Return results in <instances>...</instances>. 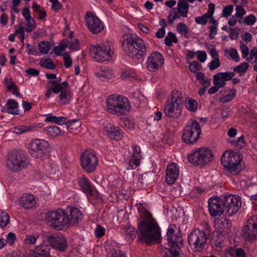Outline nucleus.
Instances as JSON below:
<instances>
[{
	"label": "nucleus",
	"mask_w": 257,
	"mask_h": 257,
	"mask_svg": "<svg viewBox=\"0 0 257 257\" xmlns=\"http://www.w3.org/2000/svg\"><path fill=\"white\" fill-rule=\"evenodd\" d=\"M28 158L23 151L9 153L7 157L6 165L12 172H18L27 167L29 164Z\"/></svg>",
	"instance_id": "obj_5"
},
{
	"label": "nucleus",
	"mask_w": 257,
	"mask_h": 257,
	"mask_svg": "<svg viewBox=\"0 0 257 257\" xmlns=\"http://www.w3.org/2000/svg\"><path fill=\"white\" fill-rule=\"evenodd\" d=\"M189 4L185 0H178L177 8L175 9L181 13V15L183 17H186L189 11Z\"/></svg>",
	"instance_id": "obj_30"
},
{
	"label": "nucleus",
	"mask_w": 257,
	"mask_h": 257,
	"mask_svg": "<svg viewBox=\"0 0 257 257\" xmlns=\"http://www.w3.org/2000/svg\"><path fill=\"white\" fill-rule=\"evenodd\" d=\"M107 257H127L125 254L120 250H113L107 254Z\"/></svg>",
	"instance_id": "obj_60"
},
{
	"label": "nucleus",
	"mask_w": 257,
	"mask_h": 257,
	"mask_svg": "<svg viewBox=\"0 0 257 257\" xmlns=\"http://www.w3.org/2000/svg\"><path fill=\"white\" fill-rule=\"evenodd\" d=\"M233 9L232 5H229L224 8L222 15L224 17H227L231 15Z\"/></svg>",
	"instance_id": "obj_63"
},
{
	"label": "nucleus",
	"mask_w": 257,
	"mask_h": 257,
	"mask_svg": "<svg viewBox=\"0 0 257 257\" xmlns=\"http://www.w3.org/2000/svg\"><path fill=\"white\" fill-rule=\"evenodd\" d=\"M46 239L53 248L59 251L64 252L68 247L66 239L62 234L48 235Z\"/></svg>",
	"instance_id": "obj_16"
},
{
	"label": "nucleus",
	"mask_w": 257,
	"mask_h": 257,
	"mask_svg": "<svg viewBox=\"0 0 257 257\" xmlns=\"http://www.w3.org/2000/svg\"><path fill=\"white\" fill-rule=\"evenodd\" d=\"M231 223L226 218L217 219L215 221V227L219 234L225 235L230 231Z\"/></svg>",
	"instance_id": "obj_23"
},
{
	"label": "nucleus",
	"mask_w": 257,
	"mask_h": 257,
	"mask_svg": "<svg viewBox=\"0 0 257 257\" xmlns=\"http://www.w3.org/2000/svg\"><path fill=\"white\" fill-rule=\"evenodd\" d=\"M7 106L8 109L6 110V112L13 114H18L16 108L18 107V104L15 100L9 99L7 103Z\"/></svg>",
	"instance_id": "obj_33"
},
{
	"label": "nucleus",
	"mask_w": 257,
	"mask_h": 257,
	"mask_svg": "<svg viewBox=\"0 0 257 257\" xmlns=\"http://www.w3.org/2000/svg\"><path fill=\"white\" fill-rule=\"evenodd\" d=\"M124 43L127 46L125 52L130 57L139 59L145 55L147 48L142 39L129 34L126 36Z\"/></svg>",
	"instance_id": "obj_4"
},
{
	"label": "nucleus",
	"mask_w": 257,
	"mask_h": 257,
	"mask_svg": "<svg viewBox=\"0 0 257 257\" xmlns=\"http://www.w3.org/2000/svg\"><path fill=\"white\" fill-rule=\"evenodd\" d=\"M236 13L235 14V17L237 18H242L243 16L245 14V11L241 7H236L235 8Z\"/></svg>",
	"instance_id": "obj_62"
},
{
	"label": "nucleus",
	"mask_w": 257,
	"mask_h": 257,
	"mask_svg": "<svg viewBox=\"0 0 257 257\" xmlns=\"http://www.w3.org/2000/svg\"><path fill=\"white\" fill-rule=\"evenodd\" d=\"M105 229L100 225H98L95 230V235L97 237H101L104 234Z\"/></svg>",
	"instance_id": "obj_64"
},
{
	"label": "nucleus",
	"mask_w": 257,
	"mask_h": 257,
	"mask_svg": "<svg viewBox=\"0 0 257 257\" xmlns=\"http://www.w3.org/2000/svg\"><path fill=\"white\" fill-rule=\"evenodd\" d=\"M164 63L163 55L157 51L153 52L148 57L146 67L151 72H155L160 69Z\"/></svg>",
	"instance_id": "obj_15"
},
{
	"label": "nucleus",
	"mask_w": 257,
	"mask_h": 257,
	"mask_svg": "<svg viewBox=\"0 0 257 257\" xmlns=\"http://www.w3.org/2000/svg\"><path fill=\"white\" fill-rule=\"evenodd\" d=\"M217 75L220 76V77L223 79L225 82L227 80H230L234 76L235 73L234 72H220L217 73Z\"/></svg>",
	"instance_id": "obj_50"
},
{
	"label": "nucleus",
	"mask_w": 257,
	"mask_h": 257,
	"mask_svg": "<svg viewBox=\"0 0 257 257\" xmlns=\"http://www.w3.org/2000/svg\"><path fill=\"white\" fill-rule=\"evenodd\" d=\"M62 85V83H61V78L59 77L56 79L49 80L48 82L47 87H57V89L59 90V89H61Z\"/></svg>",
	"instance_id": "obj_42"
},
{
	"label": "nucleus",
	"mask_w": 257,
	"mask_h": 257,
	"mask_svg": "<svg viewBox=\"0 0 257 257\" xmlns=\"http://www.w3.org/2000/svg\"><path fill=\"white\" fill-rule=\"evenodd\" d=\"M214 159L212 152L206 148H200L190 152L188 161L195 166H204L212 162Z\"/></svg>",
	"instance_id": "obj_8"
},
{
	"label": "nucleus",
	"mask_w": 257,
	"mask_h": 257,
	"mask_svg": "<svg viewBox=\"0 0 257 257\" xmlns=\"http://www.w3.org/2000/svg\"><path fill=\"white\" fill-rule=\"evenodd\" d=\"M30 257H52L50 254L49 248L44 244L35 247L34 250L30 251Z\"/></svg>",
	"instance_id": "obj_24"
},
{
	"label": "nucleus",
	"mask_w": 257,
	"mask_h": 257,
	"mask_svg": "<svg viewBox=\"0 0 257 257\" xmlns=\"http://www.w3.org/2000/svg\"><path fill=\"white\" fill-rule=\"evenodd\" d=\"M201 134V130L199 122L191 120L185 126L182 136V141L188 144L196 143Z\"/></svg>",
	"instance_id": "obj_10"
},
{
	"label": "nucleus",
	"mask_w": 257,
	"mask_h": 257,
	"mask_svg": "<svg viewBox=\"0 0 257 257\" xmlns=\"http://www.w3.org/2000/svg\"><path fill=\"white\" fill-rule=\"evenodd\" d=\"M177 32L183 35L186 39H189L190 37V34L189 32V28L187 25L183 23H179L177 26Z\"/></svg>",
	"instance_id": "obj_32"
},
{
	"label": "nucleus",
	"mask_w": 257,
	"mask_h": 257,
	"mask_svg": "<svg viewBox=\"0 0 257 257\" xmlns=\"http://www.w3.org/2000/svg\"><path fill=\"white\" fill-rule=\"evenodd\" d=\"M229 143L232 146H234L238 149L242 148L245 146V142L243 136L239 137L237 141H230Z\"/></svg>",
	"instance_id": "obj_47"
},
{
	"label": "nucleus",
	"mask_w": 257,
	"mask_h": 257,
	"mask_svg": "<svg viewBox=\"0 0 257 257\" xmlns=\"http://www.w3.org/2000/svg\"><path fill=\"white\" fill-rule=\"evenodd\" d=\"M64 66L66 68H69L72 65V59L68 53H65L63 54Z\"/></svg>",
	"instance_id": "obj_56"
},
{
	"label": "nucleus",
	"mask_w": 257,
	"mask_h": 257,
	"mask_svg": "<svg viewBox=\"0 0 257 257\" xmlns=\"http://www.w3.org/2000/svg\"><path fill=\"white\" fill-rule=\"evenodd\" d=\"M179 175V166L174 163L169 164L166 170V183L169 185L173 184Z\"/></svg>",
	"instance_id": "obj_20"
},
{
	"label": "nucleus",
	"mask_w": 257,
	"mask_h": 257,
	"mask_svg": "<svg viewBox=\"0 0 257 257\" xmlns=\"http://www.w3.org/2000/svg\"><path fill=\"white\" fill-rule=\"evenodd\" d=\"M119 124L122 127L128 130H132L135 128L134 121L127 118H121L119 120Z\"/></svg>",
	"instance_id": "obj_35"
},
{
	"label": "nucleus",
	"mask_w": 257,
	"mask_h": 257,
	"mask_svg": "<svg viewBox=\"0 0 257 257\" xmlns=\"http://www.w3.org/2000/svg\"><path fill=\"white\" fill-rule=\"evenodd\" d=\"M235 90H232L231 93H229L225 95H223L219 98V100L223 103H226L232 100L235 96Z\"/></svg>",
	"instance_id": "obj_45"
},
{
	"label": "nucleus",
	"mask_w": 257,
	"mask_h": 257,
	"mask_svg": "<svg viewBox=\"0 0 257 257\" xmlns=\"http://www.w3.org/2000/svg\"><path fill=\"white\" fill-rule=\"evenodd\" d=\"M48 143L44 140L36 139L29 144V152L35 158L43 160L47 156L46 150Z\"/></svg>",
	"instance_id": "obj_13"
},
{
	"label": "nucleus",
	"mask_w": 257,
	"mask_h": 257,
	"mask_svg": "<svg viewBox=\"0 0 257 257\" xmlns=\"http://www.w3.org/2000/svg\"><path fill=\"white\" fill-rule=\"evenodd\" d=\"M218 22L215 20H212V25L209 27L210 30V33L209 37L211 39H213L214 38V36L217 34V26Z\"/></svg>",
	"instance_id": "obj_48"
},
{
	"label": "nucleus",
	"mask_w": 257,
	"mask_h": 257,
	"mask_svg": "<svg viewBox=\"0 0 257 257\" xmlns=\"http://www.w3.org/2000/svg\"><path fill=\"white\" fill-rule=\"evenodd\" d=\"M10 222V217L8 213L3 212L0 214V226L2 228L6 227Z\"/></svg>",
	"instance_id": "obj_44"
},
{
	"label": "nucleus",
	"mask_w": 257,
	"mask_h": 257,
	"mask_svg": "<svg viewBox=\"0 0 257 257\" xmlns=\"http://www.w3.org/2000/svg\"><path fill=\"white\" fill-rule=\"evenodd\" d=\"M46 219L48 225L57 230L68 227V213L65 210L58 208L48 211Z\"/></svg>",
	"instance_id": "obj_7"
},
{
	"label": "nucleus",
	"mask_w": 257,
	"mask_h": 257,
	"mask_svg": "<svg viewBox=\"0 0 257 257\" xmlns=\"http://www.w3.org/2000/svg\"><path fill=\"white\" fill-rule=\"evenodd\" d=\"M175 230L172 228L168 229L166 237L168 244L170 248L176 249L177 247H180L182 245V239L180 236L174 234Z\"/></svg>",
	"instance_id": "obj_21"
},
{
	"label": "nucleus",
	"mask_w": 257,
	"mask_h": 257,
	"mask_svg": "<svg viewBox=\"0 0 257 257\" xmlns=\"http://www.w3.org/2000/svg\"><path fill=\"white\" fill-rule=\"evenodd\" d=\"M33 128H34V126H33L20 125V126H15L14 127V132L17 134H21L22 133L32 131Z\"/></svg>",
	"instance_id": "obj_41"
},
{
	"label": "nucleus",
	"mask_w": 257,
	"mask_h": 257,
	"mask_svg": "<svg viewBox=\"0 0 257 257\" xmlns=\"http://www.w3.org/2000/svg\"><path fill=\"white\" fill-rule=\"evenodd\" d=\"M173 42L177 43L178 42L177 38L173 33L169 32L165 39V43L167 46H171Z\"/></svg>",
	"instance_id": "obj_37"
},
{
	"label": "nucleus",
	"mask_w": 257,
	"mask_h": 257,
	"mask_svg": "<svg viewBox=\"0 0 257 257\" xmlns=\"http://www.w3.org/2000/svg\"><path fill=\"white\" fill-rule=\"evenodd\" d=\"M107 108L108 112L117 116L125 115L131 109L128 99L117 94L110 95L107 99Z\"/></svg>",
	"instance_id": "obj_2"
},
{
	"label": "nucleus",
	"mask_w": 257,
	"mask_h": 257,
	"mask_svg": "<svg viewBox=\"0 0 257 257\" xmlns=\"http://www.w3.org/2000/svg\"><path fill=\"white\" fill-rule=\"evenodd\" d=\"M180 251V247H177L176 249L170 248L168 249L164 257H181Z\"/></svg>",
	"instance_id": "obj_38"
},
{
	"label": "nucleus",
	"mask_w": 257,
	"mask_h": 257,
	"mask_svg": "<svg viewBox=\"0 0 257 257\" xmlns=\"http://www.w3.org/2000/svg\"><path fill=\"white\" fill-rule=\"evenodd\" d=\"M85 21L88 29L92 33L97 34L103 30L104 27L100 19L91 12L86 13Z\"/></svg>",
	"instance_id": "obj_19"
},
{
	"label": "nucleus",
	"mask_w": 257,
	"mask_h": 257,
	"mask_svg": "<svg viewBox=\"0 0 257 257\" xmlns=\"http://www.w3.org/2000/svg\"><path fill=\"white\" fill-rule=\"evenodd\" d=\"M38 238V236L37 235H27L24 240L25 244L27 245H33L36 243Z\"/></svg>",
	"instance_id": "obj_49"
},
{
	"label": "nucleus",
	"mask_w": 257,
	"mask_h": 257,
	"mask_svg": "<svg viewBox=\"0 0 257 257\" xmlns=\"http://www.w3.org/2000/svg\"><path fill=\"white\" fill-rule=\"evenodd\" d=\"M36 27V24L35 20L28 22L25 27V31L27 32H32Z\"/></svg>",
	"instance_id": "obj_58"
},
{
	"label": "nucleus",
	"mask_w": 257,
	"mask_h": 257,
	"mask_svg": "<svg viewBox=\"0 0 257 257\" xmlns=\"http://www.w3.org/2000/svg\"><path fill=\"white\" fill-rule=\"evenodd\" d=\"M243 21L245 24L248 25H252L256 21V18L253 15L250 14L246 17Z\"/></svg>",
	"instance_id": "obj_57"
},
{
	"label": "nucleus",
	"mask_w": 257,
	"mask_h": 257,
	"mask_svg": "<svg viewBox=\"0 0 257 257\" xmlns=\"http://www.w3.org/2000/svg\"><path fill=\"white\" fill-rule=\"evenodd\" d=\"M140 216L146 220L141 222L138 225L139 239L149 245L155 242L159 243L161 238L160 228L152 215L148 211L143 210L141 212Z\"/></svg>",
	"instance_id": "obj_1"
},
{
	"label": "nucleus",
	"mask_w": 257,
	"mask_h": 257,
	"mask_svg": "<svg viewBox=\"0 0 257 257\" xmlns=\"http://www.w3.org/2000/svg\"><path fill=\"white\" fill-rule=\"evenodd\" d=\"M112 48V43L108 41L103 42L98 46H93L90 49L92 58L100 62L111 60L113 55Z\"/></svg>",
	"instance_id": "obj_9"
},
{
	"label": "nucleus",
	"mask_w": 257,
	"mask_h": 257,
	"mask_svg": "<svg viewBox=\"0 0 257 257\" xmlns=\"http://www.w3.org/2000/svg\"><path fill=\"white\" fill-rule=\"evenodd\" d=\"M210 232V227L207 223H205V228L203 230L199 229L193 230L188 237L191 248L194 251H202L205 248Z\"/></svg>",
	"instance_id": "obj_3"
},
{
	"label": "nucleus",
	"mask_w": 257,
	"mask_h": 257,
	"mask_svg": "<svg viewBox=\"0 0 257 257\" xmlns=\"http://www.w3.org/2000/svg\"><path fill=\"white\" fill-rule=\"evenodd\" d=\"M41 66L49 69H54L56 68L55 64L51 59H42L40 61Z\"/></svg>",
	"instance_id": "obj_40"
},
{
	"label": "nucleus",
	"mask_w": 257,
	"mask_h": 257,
	"mask_svg": "<svg viewBox=\"0 0 257 257\" xmlns=\"http://www.w3.org/2000/svg\"><path fill=\"white\" fill-rule=\"evenodd\" d=\"M185 105L188 110L195 112L197 110L198 103L195 100L188 98L185 100Z\"/></svg>",
	"instance_id": "obj_34"
},
{
	"label": "nucleus",
	"mask_w": 257,
	"mask_h": 257,
	"mask_svg": "<svg viewBox=\"0 0 257 257\" xmlns=\"http://www.w3.org/2000/svg\"><path fill=\"white\" fill-rule=\"evenodd\" d=\"M220 65V63L218 58L214 59L209 64V68L210 70H213L219 67Z\"/></svg>",
	"instance_id": "obj_59"
},
{
	"label": "nucleus",
	"mask_w": 257,
	"mask_h": 257,
	"mask_svg": "<svg viewBox=\"0 0 257 257\" xmlns=\"http://www.w3.org/2000/svg\"><path fill=\"white\" fill-rule=\"evenodd\" d=\"M213 84L220 88L224 87L226 83L223 79L221 78L220 76L216 74L213 76Z\"/></svg>",
	"instance_id": "obj_51"
},
{
	"label": "nucleus",
	"mask_w": 257,
	"mask_h": 257,
	"mask_svg": "<svg viewBox=\"0 0 257 257\" xmlns=\"http://www.w3.org/2000/svg\"><path fill=\"white\" fill-rule=\"evenodd\" d=\"M104 131L106 132L107 136L111 140L118 141L122 137L119 128L112 124H108L105 125Z\"/></svg>",
	"instance_id": "obj_25"
},
{
	"label": "nucleus",
	"mask_w": 257,
	"mask_h": 257,
	"mask_svg": "<svg viewBox=\"0 0 257 257\" xmlns=\"http://www.w3.org/2000/svg\"><path fill=\"white\" fill-rule=\"evenodd\" d=\"M249 67V64L247 62H243L239 65L233 68V70L234 72H236L239 74L240 76L244 74Z\"/></svg>",
	"instance_id": "obj_36"
},
{
	"label": "nucleus",
	"mask_w": 257,
	"mask_h": 257,
	"mask_svg": "<svg viewBox=\"0 0 257 257\" xmlns=\"http://www.w3.org/2000/svg\"><path fill=\"white\" fill-rule=\"evenodd\" d=\"M38 46L40 53L43 54H47L50 49V44L48 41H42Z\"/></svg>",
	"instance_id": "obj_46"
},
{
	"label": "nucleus",
	"mask_w": 257,
	"mask_h": 257,
	"mask_svg": "<svg viewBox=\"0 0 257 257\" xmlns=\"http://www.w3.org/2000/svg\"><path fill=\"white\" fill-rule=\"evenodd\" d=\"M81 166L87 173L93 172L98 165V159L95 152L88 150L83 152L80 157Z\"/></svg>",
	"instance_id": "obj_12"
},
{
	"label": "nucleus",
	"mask_w": 257,
	"mask_h": 257,
	"mask_svg": "<svg viewBox=\"0 0 257 257\" xmlns=\"http://www.w3.org/2000/svg\"><path fill=\"white\" fill-rule=\"evenodd\" d=\"M141 158L140 148L137 146H133V154L129 161V165L132 169L139 166Z\"/></svg>",
	"instance_id": "obj_27"
},
{
	"label": "nucleus",
	"mask_w": 257,
	"mask_h": 257,
	"mask_svg": "<svg viewBox=\"0 0 257 257\" xmlns=\"http://www.w3.org/2000/svg\"><path fill=\"white\" fill-rule=\"evenodd\" d=\"M79 184L82 191L87 197H91L92 195V188L91 184L85 177H83L80 178Z\"/></svg>",
	"instance_id": "obj_29"
},
{
	"label": "nucleus",
	"mask_w": 257,
	"mask_h": 257,
	"mask_svg": "<svg viewBox=\"0 0 257 257\" xmlns=\"http://www.w3.org/2000/svg\"><path fill=\"white\" fill-rule=\"evenodd\" d=\"M189 67L192 72L195 73L202 68V65L197 61H194L190 63Z\"/></svg>",
	"instance_id": "obj_53"
},
{
	"label": "nucleus",
	"mask_w": 257,
	"mask_h": 257,
	"mask_svg": "<svg viewBox=\"0 0 257 257\" xmlns=\"http://www.w3.org/2000/svg\"><path fill=\"white\" fill-rule=\"evenodd\" d=\"M3 82L5 84V87L8 89V91L11 90L13 88H16V85L13 84L12 78H5Z\"/></svg>",
	"instance_id": "obj_52"
},
{
	"label": "nucleus",
	"mask_w": 257,
	"mask_h": 257,
	"mask_svg": "<svg viewBox=\"0 0 257 257\" xmlns=\"http://www.w3.org/2000/svg\"><path fill=\"white\" fill-rule=\"evenodd\" d=\"M196 54L197 55V59L200 62H204L207 58L206 52L204 51H198Z\"/></svg>",
	"instance_id": "obj_61"
},
{
	"label": "nucleus",
	"mask_w": 257,
	"mask_h": 257,
	"mask_svg": "<svg viewBox=\"0 0 257 257\" xmlns=\"http://www.w3.org/2000/svg\"><path fill=\"white\" fill-rule=\"evenodd\" d=\"M224 209L229 216L235 214L241 206L240 198L231 195L224 196Z\"/></svg>",
	"instance_id": "obj_17"
},
{
	"label": "nucleus",
	"mask_w": 257,
	"mask_h": 257,
	"mask_svg": "<svg viewBox=\"0 0 257 257\" xmlns=\"http://www.w3.org/2000/svg\"><path fill=\"white\" fill-rule=\"evenodd\" d=\"M183 106V99L181 93L174 90L172 91L170 98L164 106L165 113L170 118H177L181 115Z\"/></svg>",
	"instance_id": "obj_6"
},
{
	"label": "nucleus",
	"mask_w": 257,
	"mask_h": 257,
	"mask_svg": "<svg viewBox=\"0 0 257 257\" xmlns=\"http://www.w3.org/2000/svg\"><path fill=\"white\" fill-rule=\"evenodd\" d=\"M215 5L212 3H209L208 5V9L206 13L204 14L203 16L207 19H210L209 22L212 23V20H214L213 18V15L214 12Z\"/></svg>",
	"instance_id": "obj_39"
},
{
	"label": "nucleus",
	"mask_w": 257,
	"mask_h": 257,
	"mask_svg": "<svg viewBox=\"0 0 257 257\" xmlns=\"http://www.w3.org/2000/svg\"><path fill=\"white\" fill-rule=\"evenodd\" d=\"M36 200L34 197L30 194H24L19 199L20 204L25 209L33 208L36 204Z\"/></svg>",
	"instance_id": "obj_26"
},
{
	"label": "nucleus",
	"mask_w": 257,
	"mask_h": 257,
	"mask_svg": "<svg viewBox=\"0 0 257 257\" xmlns=\"http://www.w3.org/2000/svg\"><path fill=\"white\" fill-rule=\"evenodd\" d=\"M68 213V227L77 223L81 217V213L77 208H71Z\"/></svg>",
	"instance_id": "obj_28"
},
{
	"label": "nucleus",
	"mask_w": 257,
	"mask_h": 257,
	"mask_svg": "<svg viewBox=\"0 0 257 257\" xmlns=\"http://www.w3.org/2000/svg\"><path fill=\"white\" fill-rule=\"evenodd\" d=\"M44 131L50 137H56L61 135V129L55 125H51L44 128Z\"/></svg>",
	"instance_id": "obj_31"
},
{
	"label": "nucleus",
	"mask_w": 257,
	"mask_h": 257,
	"mask_svg": "<svg viewBox=\"0 0 257 257\" xmlns=\"http://www.w3.org/2000/svg\"><path fill=\"white\" fill-rule=\"evenodd\" d=\"M240 161L239 154L232 151H227L221 158L222 164L230 172L241 170Z\"/></svg>",
	"instance_id": "obj_11"
},
{
	"label": "nucleus",
	"mask_w": 257,
	"mask_h": 257,
	"mask_svg": "<svg viewBox=\"0 0 257 257\" xmlns=\"http://www.w3.org/2000/svg\"><path fill=\"white\" fill-rule=\"evenodd\" d=\"M208 210L211 216L215 217L222 215L224 210V198L221 199L218 197H212L208 201Z\"/></svg>",
	"instance_id": "obj_18"
},
{
	"label": "nucleus",
	"mask_w": 257,
	"mask_h": 257,
	"mask_svg": "<svg viewBox=\"0 0 257 257\" xmlns=\"http://www.w3.org/2000/svg\"><path fill=\"white\" fill-rule=\"evenodd\" d=\"M112 75V71L109 70H103L95 73L96 76L101 80H102L103 78H110Z\"/></svg>",
	"instance_id": "obj_43"
},
{
	"label": "nucleus",
	"mask_w": 257,
	"mask_h": 257,
	"mask_svg": "<svg viewBox=\"0 0 257 257\" xmlns=\"http://www.w3.org/2000/svg\"><path fill=\"white\" fill-rule=\"evenodd\" d=\"M242 235L247 240L257 238V216H253L246 221L242 229Z\"/></svg>",
	"instance_id": "obj_14"
},
{
	"label": "nucleus",
	"mask_w": 257,
	"mask_h": 257,
	"mask_svg": "<svg viewBox=\"0 0 257 257\" xmlns=\"http://www.w3.org/2000/svg\"><path fill=\"white\" fill-rule=\"evenodd\" d=\"M124 229L126 235L128 236L131 239H134L135 238L137 231L134 227H125Z\"/></svg>",
	"instance_id": "obj_54"
},
{
	"label": "nucleus",
	"mask_w": 257,
	"mask_h": 257,
	"mask_svg": "<svg viewBox=\"0 0 257 257\" xmlns=\"http://www.w3.org/2000/svg\"><path fill=\"white\" fill-rule=\"evenodd\" d=\"M225 52L226 53H228L234 61L236 62L239 61V57L237 51L235 49L232 48L230 50H225Z\"/></svg>",
	"instance_id": "obj_55"
},
{
	"label": "nucleus",
	"mask_w": 257,
	"mask_h": 257,
	"mask_svg": "<svg viewBox=\"0 0 257 257\" xmlns=\"http://www.w3.org/2000/svg\"><path fill=\"white\" fill-rule=\"evenodd\" d=\"M62 87L59 89L58 96V103L60 105L67 104L71 97V93L69 90L68 83L66 81L62 82Z\"/></svg>",
	"instance_id": "obj_22"
}]
</instances>
